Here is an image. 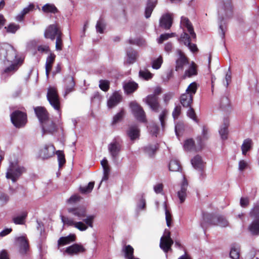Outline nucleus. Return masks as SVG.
<instances>
[{"mask_svg": "<svg viewBox=\"0 0 259 259\" xmlns=\"http://www.w3.org/2000/svg\"><path fill=\"white\" fill-rule=\"evenodd\" d=\"M67 211L69 216H60L64 225L74 227L80 231H84L89 227H93L95 216L87 215V210L84 207H69Z\"/></svg>", "mask_w": 259, "mask_h": 259, "instance_id": "obj_1", "label": "nucleus"}, {"mask_svg": "<svg viewBox=\"0 0 259 259\" xmlns=\"http://www.w3.org/2000/svg\"><path fill=\"white\" fill-rule=\"evenodd\" d=\"M218 15L219 29L222 38L225 36V30L223 26L224 21L232 15V6L231 0H218Z\"/></svg>", "mask_w": 259, "mask_h": 259, "instance_id": "obj_2", "label": "nucleus"}, {"mask_svg": "<svg viewBox=\"0 0 259 259\" xmlns=\"http://www.w3.org/2000/svg\"><path fill=\"white\" fill-rule=\"evenodd\" d=\"M47 98L52 107L58 112L59 118H61L60 101L55 87H49L48 88Z\"/></svg>", "mask_w": 259, "mask_h": 259, "instance_id": "obj_3", "label": "nucleus"}, {"mask_svg": "<svg viewBox=\"0 0 259 259\" xmlns=\"http://www.w3.org/2000/svg\"><path fill=\"white\" fill-rule=\"evenodd\" d=\"M11 120L15 127L20 128L26 124L27 116L24 112L16 110L11 114Z\"/></svg>", "mask_w": 259, "mask_h": 259, "instance_id": "obj_4", "label": "nucleus"}, {"mask_svg": "<svg viewBox=\"0 0 259 259\" xmlns=\"http://www.w3.org/2000/svg\"><path fill=\"white\" fill-rule=\"evenodd\" d=\"M25 170L23 167L12 163L7 169L6 177L15 182Z\"/></svg>", "mask_w": 259, "mask_h": 259, "instance_id": "obj_5", "label": "nucleus"}, {"mask_svg": "<svg viewBox=\"0 0 259 259\" xmlns=\"http://www.w3.org/2000/svg\"><path fill=\"white\" fill-rule=\"evenodd\" d=\"M130 107L134 117L139 121H146L145 113L142 107L137 103L133 102L130 103Z\"/></svg>", "mask_w": 259, "mask_h": 259, "instance_id": "obj_6", "label": "nucleus"}, {"mask_svg": "<svg viewBox=\"0 0 259 259\" xmlns=\"http://www.w3.org/2000/svg\"><path fill=\"white\" fill-rule=\"evenodd\" d=\"M59 35H63L59 29L58 25L56 23L50 25L45 30L44 36L46 38H49L54 40Z\"/></svg>", "mask_w": 259, "mask_h": 259, "instance_id": "obj_7", "label": "nucleus"}, {"mask_svg": "<svg viewBox=\"0 0 259 259\" xmlns=\"http://www.w3.org/2000/svg\"><path fill=\"white\" fill-rule=\"evenodd\" d=\"M174 242L170 238V233L168 230H165L164 235L161 237L160 242V248L167 253L170 249Z\"/></svg>", "mask_w": 259, "mask_h": 259, "instance_id": "obj_8", "label": "nucleus"}, {"mask_svg": "<svg viewBox=\"0 0 259 259\" xmlns=\"http://www.w3.org/2000/svg\"><path fill=\"white\" fill-rule=\"evenodd\" d=\"M204 219H209V223L211 225H218L221 227L228 226L229 223L226 219L222 215H211L208 214L204 217Z\"/></svg>", "mask_w": 259, "mask_h": 259, "instance_id": "obj_9", "label": "nucleus"}, {"mask_svg": "<svg viewBox=\"0 0 259 259\" xmlns=\"http://www.w3.org/2000/svg\"><path fill=\"white\" fill-rule=\"evenodd\" d=\"M177 52L178 57L176 60L175 70L177 71H183L184 67L189 64V60L185 54L181 50H178Z\"/></svg>", "mask_w": 259, "mask_h": 259, "instance_id": "obj_10", "label": "nucleus"}, {"mask_svg": "<svg viewBox=\"0 0 259 259\" xmlns=\"http://www.w3.org/2000/svg\"><path fill=\"white\" fill-rule=\"evenodd\" d=\"M86 251L85 247L81 243H74L66 248L64 253L73 256L83 253Z\"/></svg>", "mask_w": 259, "mask_h": 259, "instance_id": "obj_11", "label": "nucleus"}, {"mask_svg": "<svg viewBox=\"0 0 259 259\" xmlns=\"http://www.w3.org/2000/svg\"><path fill=\"white\" fill-rule=\"evenodd\" d=\"M5 58L8 63H22L23 62L22 59L18 57L16 51L12 46H9L7 49Z\"/></svg>", "mask_w": 259, "mask_h": 259, "instance_id": "obj_12", "label": "nucleus"}, {"mask_svg": "<svg viewBox=\"0 0 259 259\" xmlns=\"http://www.w3.org/2000/svg\"><path fill=\"white\" fill-rule=\"evenodd\" d=\"M192 38L191 35H189L187 32H184L181 35L179 39L180 41L183 42L184 45L188 47L190 50L194 53L198 51L197 46L194 44H191V41L195 40Z\"/></svg>", "mask_w": 259, "mask_h": 259, "instance_id": "obj_13", "label": "nucleus"}, {"mask_svg": "<svg viewBox=\"0 0 259 259\" xmlns=\"http://www.w3.org/2000/svg\"><path fill=\"white\" fill-rule=\"evenodd\" d=\"M55 148L52 144H46L39 151V156L42 159H48L54 155Z\"/></svg>", "mask_w": 259, "mask_h": 259, "instance_id": "obj_14", "label": "nucleus"}, {"mask_svg": "<svg viewBox=\"0 0 259 259\" xmlns=\"http://www.w3.org/2000/svg\"><path fill=\"white\" fill-rule=\"evenodd\" d=\"M108 149L113 161H116L121 150L120 144L116 141H113L108 146Z\"/></svg>", "mask_w": 259, "mask_h": 259, "instance_id": "obj_15", "label": "nucleus"}, {"mask_svg": "<svg viewBox=\"0 0 259 259\" xmlns=\"http://www.w3.org/2000/svg\"><path fill=\"white\" fill-rule=\"evenodd\" d=\"M181 27L184 30H185V28H187V31L189 33L192 38H196V35L194 31L193 26L187 18L184 16L181 17Z\"/></svg>", "mask_w": 259, "mask_h": 259, "instance_id": "obj_16", "label": "nucleus"}, {"mask_svg": "<svg viewBox=\"0 0 259 259\" xmlns=\"http://www.w3.org/2000/svg\"><path fill=\"white\" fill-rule=\"evenodd\" d=\"M42 135L45 134H53L57 131V126L55 123L50 121L49 119L41 124Z\"/></svg>", "mask_w": 259, "mask_h": 259, "instance_id": "obj_17", "label": "nucleus"}, {"mask_svg": "<svg viewBox=\"0 0 259 259\" xmlns=\"http://www.w3.org/2000/svg\"><path fill=\"white\" fill-rule=\"evenodd\" d=\"M75 85V83L72 76H68L65 77L64 79V97L74 91Z\"/></svg>", "mask_w": 259, "mask_h": 259, "instance_id": "obj_18", "label": "nucleus"}, {"mask_svg": "<svg viewBox=\"0 0 259 259\" xmlns=\"http://www.w3.org/2000/svg\"><path fill=\"white\" fill-rule=\"evenodd\" d=\"M145 102L150 108L155 112L159 111V104L157 96L153 95H148L145 99Z\"/></svg>", "mask_w": 259, "mask_h": 259, "instance_id": "obj_19", "label": "nucleus"}, {"mask_svg": "<svg viewBox=\"0 0 259 259\" xmlns=\"http://www.w3.org/2000/svg\"><path fill=\"white\" fill-rule=\"evenodd\" d=\"M17 245L19 246V252L24 254L27 252L29 249L28 241L25 236H22L16 238Z\"/></svg>", "mask_w": 259, "mask_h": 259, "instance_id": "obj_20", "label": "nucleus"}, {"mask_svg": "<svg viewBox=\"0 0 259 259\" xmlns=\"http://www.w3.org/2000/svg\"><path fill=\"white\" fill-rule=\"evenodd\" d=\"M35 113L38 118L40 124L45 122L49 119V114L44 107H36L34 108Z\"/></svg>", "mask_w": 259, "mask_h": 259, "instance_id": "obj_21", "label": "nucleus"}, {"mask_svg": "<svg viewBox=\"0 0 259 259\" xmlns=\"http://www.w3.org/2000/svg\"><path fill=\"white\" fill-rule=\"evenodd\" d=\"M188 182L184 177L181 185V190L177 193L178 197L181 203H183L187 196V190L188 187Z\"/></svg>", "mask_w": 259, "mask_h": 259, "instance_id": "obj_22", "label": "nucleus"}, {"mask_svg": "<svg viewBox=\"0 0 259 259\" xmlns=\"http://www.w3.org/2000/svg\"><path fill=\"white\" fill-rule=\"evenodd\" d=\"M121 95L117 92H115L107 101L108 108H112L117 105L121 101Z\"/></svg>", "mask_w": 259, "mask_h": 259, "instance_id": "obj_23", "label": "nucleus"}, {"mask_svg": "<svg viewBox=\"0 0 259 259\" xmlns=\"http://www.w3.org/2000/svg\"><path fill=\"white\" fill-rule=\"evenodd\" d=\"M172 23V15L170 14L163 15L160 19V26L165 29H169Z\"/></svg>", "mask_w": 259, "mask_h": 259, "instance_id": "obj_24", "label": "nucleus"}, {"mask_svg": "<svg viewBox=\"0 0 259 259\" xmlns=\"http://www.w3.org/2000/svg\"><path fill=\"white\" fill-rule=\"evenodd\" d=\"M208 137V130L206 126L203 125L202 127L201 135L196 139L199 146L198 150H200L202 148L203 146V142L207 140Z\"/></svg>", "mask_w": 259, "mask_h": 259, "instance_id": "obj_25", "label": "nucleus"}, {"mask_svg": "<svg viewBox=\"0 0 259 259\" xmlns=\"http://www.w3.org/2000/svg\"><path fill=\"white\" fill-rule=\"evenodd\" d=\"M229 125V120L228 117L224 119L223 123L219 130V134L221 139L223 140H226L228 138V126Z\"/></svg>", "mask_w": 259, "mask_h": 259, "instance_id": "obj_26", "label": "nucleus"}, {"mask_svg": "<svg viewBox=\"0 0 259 259\" xmlns=\"http://www.w3.org/2000/svg\"><path fill=\"white\" fill-rule=\"evenodd\" d=\"M123 87L125 93L127 94L135 92L138 87V84L133 81H126L123 83Z\"/></svg>", "mask_w": 259, "mask_h": 259, "instance_id": "obj_27", "label": "nucleus"}, {"mask_svg": "<svg viewBox=\"0 0 259 259\" xmlns=\"http://www.w3.org/2000/svg\"><path fill=\"white\" fill-rule=\"evenodd\" d=\"M191 164L193 166V167L196 169V170H198L199 171L202 170L204 163L203 162V161L202 159V157L197 155L195 156H194L192 159H191Z\"/></svg>", "mask_w": 259, "mask_h": 259, "instance_id": "obj_28", "label": "nucleus"}, {"mask_svg": "<svg viewBox=\"0 0 259 259\" xmlns=\"http://www.w3.org/2000/svg\"><path fill=\"white\" fill-rule=\"evenodd\" d=\"M197 74V65L194 62H192L190 63L189 68L185 70L184 74V78L191 77L193 76L196 75Z\"/></svg>", "mask_w": 259, "mask_h": 259, "instance_id": "obj_29", "label": "nucleus"}, {"mask_svg": "<svg viewBox=\"0 0 259 259\" xmlns=\"http://www.w3.org/2000/svg\"><path fill=\"white\" fill-rule=\"evenodd\" d=\"M56 55L53 53H50V55L47 57L46 59V62L45 65L46 68V74L48 77L49 72L51 70L52 65L55 61Z\"/></svg>", "mask_w": 259, "mask_h": 259, "instance_id": "obj_30", "label": "nucleus"}, {"mask_svg": "<svg viewBox=\"0 0 259 259\" xmlns=\"http://www.w3.org/2000/svg\"><path fill=\"white\" fill-rule=\"evenodd\" d=\"M134 249L130 245L124 246L122 248V252L124 253L125 259H140L135 257L134 255Z\"/></svg>", "mask_w": 259, "mask_h": 259, "instance_id": "obj_31", "label": "nucleus"}, {"mask_svg": "<svg viewBox=\"0 0 259 259\" xmlns=\"http://www.w3.org/2000/svg\"><path fill=\"white\" fill-rule=\"evenodd\" d=\"M253 146L252 140L250 138L245 139L241 145V149L243 155H246L248 151L252 148Z\"/></svg>", "mask_w": 259, "mask_h": 259, "instance_id": "obj_32", "label": "nucleus"}, {"mask_svg": "<svg viewBox=\"0 0 259 259\" xmlns=\"http://www.w3.org/2000/svg\"><path fill=\"white\" fill-rule=\"evenodd\" d=\"M193 97L188 93L183 94L181 96L180 102L181 104L185 107L191 106L192 103Z\"/></svg>", "mask_w": 259, "mask_h": 259, "instance_id": "obj_33", "label": "nucleus"}, {"mask_svg": "<svg viewBox=\"0 0 259 259\" xmlns=\"http://www.w3.org/2000/svg\"><path fill=\"white\" fill-rule=\"evenodd\" d=\"M75 234H70L66 237H62L58 240V243L59 245H65L69 244L75 240Z\"/></svg>", "mask_w": 259, "mask_h": 259, "instance_id": "obj_34", "label": "nucleus"}, {"mask_svg": "<svg viewBox=\"0 0 259 259\" xmlns=\"http://www.w3.org/2000/svg\"><path fill=\"white\" fill-rule=\"evenodd\" d=\"M127 135L131 140H134L139 138L140 130L137 125L130 127L127 132Z\"/></svg>", "mask_w": 259, "mask_h": 259, "instance_id": "obj_35", "label": "nucleus"}, {"mask_svg": "<svg viewBox=\"0 0 259 259\" xmlns=\"http://www.w3.org/2000/svg\"><path fill=\"white\" fill-rule=\"evenodd\" d=\"M163 62V57L161 55L153 58L151 60V67L153 69L158 70L160 68Z\"/></svg>", "mask_w": 259, "mask_h": 259, "instance_id": "obj_36", "label": "nucleus"}, {"mask_svg": "<svg viewBox=\"0 0 259 259\" xmlns=\"http://www.w3.org/2000/svg\"><path fill=\"white\" fill-rule=\"evenodd\" d=\"M27 216V212L26 211H23L21 213L13 218V222L15 224L23 225L25 222V219Z\"/></svg>", "mask_w": 259, "mask_h": 259, "instance_id": "obj_37", "label": "nucleus"}, {"mask_svg": "<svg viewBox=\"0 0 259 259\" xmlns=\"http://www.w3.org/2000/svg\"><path fill=\"white\" fill-rule=\"evenodd\" d=\"M127 62L129 64L134 63L137 57V53L133 49H129L126 51Z\"/></svg>", "mask_w": 259, "mask_h": 259, "instance_id": "obj_38", "label": "nucleus"}, {"mask_svg": "<svg viewBox=\"0 0 259 259\" xmlns=\"http://www.w3.org/2000/svg\"><path fill=\"white\" fill-rule=\"evenodd\" d=\"M230 256L232 259H239L240 256V248L239 246L233 244L231 246Z\"/></svg>", "mask_w": 259, "mask_h": 259, "instance_id": "obj_39", "label": "nucleus"}, {"mask_svg": "<svg viewBox=\"0 0 259 259\" xmlns=\"http://www.w3.org/2000/svg\"><path fill=\"white\" fill-rule=\"evenodd\" d=\"M183 147L184 150L187 151L197 150L196 148L195 147L194 141L192 139H189L185 140Z\"/></svg>", "mask_w": 259, "mask_h": 259, "instance_id": "obj_40", "label": "nucleus"}, {"mask_svg": "<svg viewBox=\"0 0 259 259\" xmlns=\"http://www.w3.org/2000/svg\"><path fill=\"white\" fill-rule=\"evenodd\" d=\"M42 10L45 13H51L53 14H55L58 12L57 8L52 4H46L42 7Z\"/></svg>", "mask_w": 259, "mask_h": 259, "instance_id": "obj_41", "label": "nucleus"}, {"mask_svg": "<svg viewBox=\"0 0 259 259\" xmlns=\"http://www.w3.org/2000/svg\"><path fill=\"white\" fill-rule=\"evenodd\" d=\"M11 65L6 67L4 72L5 73H11L15 72L19 68V67L22 64V63H10Z\"/></svg>", "mask_w": 259, "mask_h": 259, "instance_id": "obj_42", "label": "nucleus"}, {"mask_svg": "<svg viewBox=\"0 0 259 259\" xmlns=\"http://www.w3.org/2000/svg\"><path fill=\"white\" fill-rule=\"evenodd\" d=\"M181 169V165L177 160H171L169 163V169L172 171H178Z\"/></svg>", "mask_w": 259, "mask_h": 259, "instance_id": "obj_43", "label": "nucleus"}, {"mask_svg": "<svg viewBox=\"0 0 259 259\" xmlns=\"http://www.w3.org/2000/svg\"><path fill=\"white\" fill-rule=\"evenodd\" d=\"M125 115V112L123 110H121L120 112L115 114L113 117L112 121V125H114L116 124L117 122L120 121Z\"/></svg>", "mask_w": 259, "mask_h": 259, "instance_id": "obj_44", "label": "nucleus"}, {"mask_svg": "<svg viewBox=\"0 0 259 259\" xmlns=\"http://www.w3.org/2000/svg\"><path fill=\"white\" fill-rule=\"evenodd\" d=\"M197 89V85L195 82H193L190 84L187 89H186V93L190 94L191 96L193 97V95L196 92Z\"/></svg>", "mask_w": 259, "mask_h": 259, "instance_id": "obj_45", "label": "nucleus"}, {"mask_svg": "<svg viewBox=\"0 0 259 259\" xmlns=\"http://www.w3.org/2000/svg\"><path fill=\"white\" fill-rule=\"evenodd\" d=\"M175 33H164L160 35L159 37L157 39V42L159 44H162L164 41L167 40L168 38L175 36Z\"/></svg>", "mask_w": 259, "mask_h": 259, "instance_id": "obj_46", "label": "nucleus"}, {"mask_svg": "<svg viewBox=\"0 0 259 259\" xmlns=\"http://www.w3.org/2000/svg\"><path fill=\"white\" fill-rule=\"evenodd\" d=\"M99 88L104 92H107L110 88V82L107 80L101 79L99 81Z\"/></svg>", "mask_w": 259, "mask_h": 259, "instance_id": "obj_47", "label": "nucleus"}, {"mask_svg": "<svg viewBox=\"0 0 259 259\" xmlns=\"http://www.w3.org/2000/svg\"><path fill=\"white\" fill-rule=\"evenodd\" d=\"M7 32L15 33L19 28L20 26L18 24L12 23H10L7 27H5Z\"/></svg>", "mask_w": 259, "mask_h": 259, "instance_id": "obj_48", "label": "nucleus"}, {"mask_svg": "<svg viewBox=\"0 0 259 259\" xmlns=\"http://www.w3.org/2000/svg\"><path fill=\"white\" fill-rule=\"evenodd\" d=\"M157 148V145H150L145 148V151L149 156H151L154 155Z\"/></svg>", "mask_w": 259, "mask_h": 259, "instance_id": "obj_49", "label": "nucleus"}, {"mask_svg": "<svg viewBox=\"0 0 259 259\" xmlns=\"http://www.w3.org/2000/svg\"><path fill=\"white\" fill-rule=\"evenodd\" d=\"M163 207L165 210L166 225L168 227H169L171 225V216L170 213L167 209L166 203L165 201L163 202Z\"/></svg>", "mask_w": 259, "mask_h": 259, "instance_id": "obj_50", "label": "nucleus"}, {"mask_svg": "<svg viewBox=\"0 0 259 259\" xmlns=\"http://www.w3.org/2000/svg\"><path fill=\"white\" fill-rule=\"evenodd\" d=\"M139 76L145 79H149L152 77V74L148 70H140L139 71Z\"/></svg>", "mask_w": 259, "mask_h": 259, "instance_id": "obj_51", "label": "nucleus"}, {"mask_svg": "<svg viewBox=\"0 0 259 259\" xmlns=\"http://www.w3.org/2000/svg\"><path fill=\"white\" fill-rule=\"evenodd\" d=\"M105 27V24L104 21L102 19H101L99 21H98L96 26V30L98 32H99L100 33H103Z\"/></svg>", "mask_w": 259, "mask_h": 259, "instance_id": "obj_52", "label": "nucleus"}, {"mask_svg": "<svg viewBox=\"0 0 259 259\" xmlns=\"http://www.w3.org/2000/svg\"><path fill=\"white\" fill-rule=\"evenodd\" d=\"M128 42L130 44L136 45L139 46H143L145 44V40L142 38H137L135 39L130 38L128 39Z\"/></svg>", "mask_w": 259, "mask_h": 259, "instance_id": "obj_53", "label": "nucleus"}, {"mask_svg": "<svg viewBox=\"0 0 259 259\" xmlns=\"http://www.w3.org/2000/svg\"><path fill=\"white\" fill-rule=\"evenodd\" d=\"M94 186V182H90L88 186L80 188L82 193H88L92 191Z\"/></svg>", "mask_w": 259, "mask_h": 259, "instance_id": "obj_54", "label": "nucleus"}, {"mask_svg": "<svg viewBox=\"0 0 259 259\" xmlns=\"http://www.w3.org/2000/svg\"><path fill=\"white\" fill-rule=\"evenodd\" d=\"M167 114V111L166 109L163 110L159 116V119L160 120L161 125L162 128H164L165 125V120Z\"/></svg>", "mask_w": 259, "mask_h": 259, "instance_id": "obj_55", "label": "nucleus"}, {"mask_svg": "<svg viewBox=\"0 0 259 259\" xmlns=\"http://www.w3.org/2000/svg\"><path fill=\"white\" fill-rule=\"evenodd\" d=\"M56 50L57 51H61L62 49L63 41H62V35H59L56 37Z\"/></svg>", "mask_w": 259, "mask_h": 259, "instance_id": "obj_56", "label": "nucleus"}, {"mask_svg": "<svg viewBox=\"0 0 259 259\" xmlns=\"http://www.w3.org/2000/svg\"><path fill=\"white\" fill-rule=\"evenodd\" d=\"M56 154L58 156V160L59 162V165L60 167L62 165H63L65 162V159L64 158V155L63 154L62 151L58 150L56 152Z\"/></svg>", "mask_w": 259, "mask_h": 259, "instance_id": "obj_57", "label": "nucleus"}, {"mask_svg": "<svg viewBox=\"0 0 259 259\" xmlns=\"http://www.w3.org/2000/svg\"><path fill=\"white\" fill-rule=\"evenodd\" d=\"M150 133L154 136L157 137L158 132V127L155 124H152L148 126Z\"/></svg>", "mask_w": 259, "mask_h": 259, "instance_id": "obj_58", "label": "nucleus"}, {"mask_svg": "<svg viewBox=\"0 0 259 259\" xmlns=\"http://www.w3.org/2000/svg\"><path fill=\"white\" fill-rule=\"evenodd\" d=\"M80 199V197L79 195L75 194L71 196L70 198L67 199V202L69 204H73L79 201Z\"/></svg>", "mask_w": 259, "mask_h": 259, "instance_id": "obj_59", "label": "nucleus"}, {"mask_svg": "<svg viewBox=\"0 0 259 259\" xmlns=\"http://www.w3.org/2000/svg\"><path fill=\"white\" fill-rule=\"evenodd\" d=\"M230 105V101L227 97H224L221 100V107L222 108H225L228 107Z\"/></svg>", "mask_w": 259, "mask_h": 259, "instance_id": "obj_60", "label": "nucleus"}, {"mask_svg": "<svg viewBox=\"0 0 259 259\" xmlns=\"http://www.w3.org/2000/svg\"><path fill=\"white\" fill-rule=\"evenodd\" d=\"M187 111V115L195 122H197V120L195 116V113L194 110L190 107Z\"/></svg>", "mask_w": 259, "mask_h": 259, "instance_id": "obj_61", "label": "nucleus"}, {"mask_svg": "<svg viewBox=\"0 0 259 259\" xmlns=\"http://www.w3.org/2000/svg\"><path fill=\"white\" fill-rule=\"evenodd\" d=\"M34 8V5L33 4H30L27 7L24 8L21 12L25 15L29 12L32 11Z\"/></svg>", "mask_w": 259, "mask_h": 259, "instance_id": "obj_62", "label": "nucleus"}, {"mask_svg": "<svg viewBox=\"0 0 259 259\" xmlns=\"http://www.w3.org/2000/svg\"><path fill=\"white\" fill-rule=\"evenodd\" d=\"M146 206V201L145 199L142 197L139 202L137 204V208L139 209H144Z\"/></svg>", "mask_w": 259, "mask_h": 259, "instance_id": "obj_63", "label": "nucleus"}, {"mask_svg": "<svg viewBox=\"0 0 259 259\" xmlns=\"http://www.w3.org/2000/svg\"><path fill=\"white\" fill-rule=\"evenodd\" d=\"M181 113V107L176 106L173 112H172V116L175 119L178 118V116Z\"/></svg>", "mask_w": 259, "mask_h": 259, "instance_id": "obj_64", "label": "nucleus"}]
</instances>
